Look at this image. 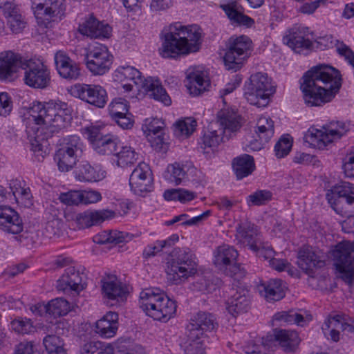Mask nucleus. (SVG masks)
Returning a JSON list of instances; mask_svg holds the SVG:
<instances>
[{
  "label": "nucleus",
  "instance_id": "obj_61",
  "mask_svg": "<svg viewBox=\"0 0 354 354\" xmlns=\"http://www.w3.org/2000/svg\"><path fill=\"white\" fill-rule=\"evenodd\" d=\"M97 354H145V352L141 346L128 348L124 345H118L112 353L106 350H101Z\"/></svg>",
  "mask_w": 354,
  "mask_h": 354
},
{
  "label": "nucleus",
  "instance_id": "obj_39",
  "mask_svg": "<svg viewBox=\"0 0 354 354\" xmlns=\"http://www.w3.org/2000/svg\"><path fill=\"white\" fill-rule=\"evenodd\" d=\"M322 330H330V332L354 331V320L346 318L340 315H329L325 320Z\"/></svg>",
  "mask_w": 354,
  "mask_h": 354
},
{
  "label": "nucleus",
  "instance_id": "obj_7",
  "mask_svg": "<svg viewBox=\"0 0 354 354\" xmlns=\"http://www.w3.org/2000/svg\"><path fill=\"white\" fill-rule=\"evenodd\" d=\"M275 86L266 73L252 74L245 84L244 96L247 101L257 107H265L270 95L275 93Z\"/></svg>",
  "mask_w": 354,
  "mask_h": 354
},
{
  "label": "nucleus",
  "instance_id": "obj_22",
  "mask_svg": "<svg viewBox=\"0 0 354 354\" xmlns=\"http://www.w3.org/2000/svg\"><path fill=\"white\" fill-rule=\"evenodd\" d=\"M300 342L298 333H270L266 337L262 338V344L265 348H272L279 344L286 352L295 351Z\"/></svg>",
  "mask_w": 354,
  "mask_h": 354
},
{
  "label": "nucleus",
  "instance_id": "obj_42",
  "mask_svg": "<svg viewBox=\"0 0 354 354\" xmlns=\"http://www.w3.org/2000/svg\"><path fill=\"white\" fill-rule=\"evenodd\" d=\"M118 315L110 312L97 321L95 326L86 324L84 330L94 332H115L118 329Z\"/></svg>",
  "mask_w": 354,
  "mask_h": 354
},
{
  "label": "nucleus",
  "instance_id": "obj_59",
  "mask_svg": "<svg viewBox=\"0 0 354 354\" xmlns=\"http://www.w3.org/2000/svg\"><path fill=\"white\" fill-rule=\"evenodd\" d=\"M63 223L58 218L48 221L45 227V234L49 239L59 236L62 233Z\"/></svg>",
  "mask_w": 354,
  "mask_h": 354
},
{
  "label": "nucleus",
  "instance_id": "obj_57",
  "mask_svg": "<svg viewBox=\"0 0 354 354\" xmlns=\"http://www.w3.org/2000/svg\"><path fill=\"white\" fill-rule=\"evenodd\" d=\"M83 196L82 190H71L68 192L61 193L59 199L67 205H78L82 204Z\"/></svg>",
  "mask_w": 354,
  "mask_h": 354
},
{
  "label": "nucleus",
  "instance_id": "obj_41",
  "mask_svg": "<svg viewBox=\"0 0 354 354\" xmlns=\"http://www.w3.org/2000/svg\"><path fill=\"white\" fill-rule=\"evenodd\" d=\"M232 168L238 180L250 175L255 169L252 156L243 154L233 159Z\"/></svg>",
  "mask_w": 354,
  "mask_h": 354
},
{
  "label": "nucleus",
  "instance_id": "obj_32",
  "mask_svg": "<svg viewBox=\"0 0 354 354\" xmlns=\"http://www.w3.org/2000/svg\"><path fill=\"white\" fill-rule=\"evenodd\" d=\"M115 212L109 209L85 211L76 216L75 221L80 229L88 228L113 218Z\"/></svg>",
  "mask_w": 354,
  "mask_h": 354
},
{
  "label": "nucleus",
  "instance_id": "obj_43",
  "mask_svg": "<svg viewBox=\"0 0 354 354\" xmlns=\"http://www.w3.org/2000/svg\"><path fill=\"white\" fill-rule=\"evenodd\" d=\"M115 76L120 81L125 80L132 81L138 91L146 80L138 70L130 66H119L115 71Z\"/></svg>",
  "mask_w": 354,
  "mask_h": 354
},
{
  "label": "nucleus",
  "instance_id": "obj_60",
  "mask_svg": "<svg viewBox=\"0 0 354 354\" xmlns=\"http://www.w3.org/2000/svg\"><path fill=\"white\" fill-rule=\"evenodd\" d=\"M84 133L86 136L87 139L91 143L93 148L97 142L101 140L106 134L102 131V129L100 127L90 126L86 127L84 129Z\"/></svg>",
  "mask_w": 354,
  "mask_h": 354
},
{
  "label": "nucleus",
  "instance_id": "obj_47",
  "mask_svg": "<svg viewBox=\"0 0 354 354\" xmlns=\"http://www.w3.org/2000/svg\"><path fill=\"white\" fill-rule=\"evenodd\" d=\"M223 133L221 129H214L213 126L211 125L207 130L205 131L203 137L201 138V147L203 149L209 148L214 150L221 142L223 141L224 136H223Z\"/></svg>",
  "mask_w": 354,
  "mask_h": 354
},
{
  "label": "nucleus",
  "instance_id": "obj_45",
  "mask_svg": "<svg viewBox=\"0 0 354 354\" xmlns=\"http://www.w3.org/2000/svg\"><path fill=\"white\" fill-rule=\"evenodd\" d=\"M198 333H185L180 346L187 354H204V347Z\"/></svg>",
  "mask_w": 354,
  "mask_h": 354
},
{
  "label": "nucleus",
  "instance_id": "obj_49",
  "mask_svg": "<svg viewBox=\"0 0 354 354\" xmlns=\"http://www.w3.org/2000/svg\"><path fill=\"white\" fill-rule=\"evenodd\" d=\"M218 281V279H216ZM194 290L201 292L204 294H209L215 291L218 288L217 282L215 280L207 276H199L192 283Z\"/></svg>",
  "mask_w": 354,
  "mask_h": 354
},
{
  "label": "nucleus",
  "instance_id": "obj_37",
  "mask_svg": "<svg viewBox=\"0 0 354 354\" xmlns=\"http://www.w3.org/2000/svg\"><path fill=\"white\" fill-rule=\"evenodd\" d=\"M75 178L80 182H97L105 177L104 171L94 167L87 161H82L74 171Z\"/></svg>",
  "mask_w": 354,
  "mask_h": 354
},
{
  "label": "nucleus",
  "instance_id": "obj_3",
  "mask_svg": "<svg viewBox=\"0 0 354 354\" xmlns=\"http://www.w3.org/2000/svg\"><path fill=\"white\" fill-rule=\"evenodd\" d=\"M71 113L68 104L60 101L34 102L29 110L30 120L49 129L50 133L66 127L72 120Z\"/></svg>",
  "mask_w": 354,
  "mask_h": 354
},
{
  "label": "nucleus",
  "instance_id": "obj_23",
  "mask_svg": "<svg viewBox=\"0 0 354 354\" xmlns=\"http://www.w3.org/2000/svg\"><path fill=\"white\" fill-rule=\"evenodd\" d=\"M165 122L160 119H146L142 124V130L148 138L151 145L156 150L160 151L165 145L164 129Z\"/></svg>",
  "mask_w": 354,
  "mask_h": 354
},
{
  "label": "nucleus",
  "instance_id": "obj_40",
  "mask_svg": "<svg viewBox=\"0 0 354 354\" xmlns=\"http://www.w3.org/2000/svg\"><path fill=\"white\" fill-rule=\"evenodd\" d=\"M140 88H143L145 91L150 92V95L153 99L162 102L165 105L169 106L171 103L169 96L158 80H154L151 77L146 78L143 85L140 86Z\"/></svg>",
  "mask_w": 354,
  "mask_h": 354
},
{
  "label": "nucleus",
  "instance_id": "obj_63",
  "mask_svg": "<svg viewBox=\"0 0 354 354\" xmlns=\"http://www.w3.org/2000/svg\"><path fill=\"white\" fill-rule=\"evenodd\" d=\"M7 20L10 28L13 33H19L26 27V23L21 14L15 15L14 17L8 18Z\"/></svg>",
  "mask_w": 354,
  "mask_h": 354
},
{
  "label": "nucleus",
  "instance_id": "obj_2",
  "mask_svg": "<svg viewBox=\"0 0 354 354\" xmlns=\"http://www.w3.org/2000/svg\"><path fill=\"white\" fill-rule=\"evenodd\" d=\"M159 53L163 58L176 59L180 55L195 53L201 44V32L197 26H183L175 23L162 31Z\"/></svg>",
  "mask_w": 354,
  "mask_h": 354
},
{
  "label": "nucleus",
  "instance_id": "obj_33",
  "mask_svg": "<svg viewBox=\"0 0 354 354\" xmlns=\"http://www.w3.org/2000/svg\"><path fill=\"white\" fill-rule=\"evenodd\" d=\"M251 299L247 290L239 288L229 298L227 310L233 316L245 313L250 308Z\"/></svg>",
  "mask_w": 354,
  "mask_h": 354
},
{
  "label": "nucleus",
  "instance_id": "obj_28",
  "mask_svg": "<svg viewBox=\"0 0 354 354\" xmlns=\"http://www.w3.org/2000/svg\"><path fill=\"white\" fill-rule=\"evenodd\" d=\"M274 122L267 117L260 118L257 123L255 133L259 140L250 142L248 147L253 151L261 150L274 135Z\"/></svg>",
  "mask_w": 354,
  "mask_h": 354
},
{
  "label": "nucleus",
  "instance_id": "obj_62",
  "mask_svg": "<svg viewBox=\"0 0 354 354\" xmlns=\"http://www.w3.org/2000/svg\"><path fill=\"white\" fill-rule=\"evenodd\" d=\"M168 172L170 174L169 180L176 185L180 184L185 176V171L176 163L168 167Z\"/></svg>",
  "mask_w": 354,
  "mask_h": 354
},
{
  "label": "nucleus",
  "instance_id": "obj_44",
  "mask_svg": "<svg viewBox=\"0 0 354 354\" xmlns=\"http://www.w3.org/2000/svg\"><path fill=\"white\" fill-rule=\"evenodd\" d=\"M104 297L110 300L122 299L127 294V288L121 282L118 281H104L102 287Z\"/></svg>",
  "mask_w": 354,
  "mask_h": 354
},
{
  "label": "nucleus",
  "instance_id": "obj_12",
  "mask_svg": "<svg viewBox=\"0 0 354 354\" xmlns=\"http://www.w3.org/2000/svg\"><path fill=\"white\" fill-rule=\"evenodd\" d=\"M21 68L25 71L24 80L27 86L44 89L50 84V71L39 59L24 58Z\"/></svg>",
  "mask_w": 354,
  "mask_h": 354
},
{
  "label": "nucleus",
  "instance_id": "obj_46",
  "mask_svg": "<svg viewBox=\"0 0 354 354\" xmlns=\"http://www.w3.org/2000/svg\"><path fill=\"white\" fill-rule=\"evenodd\" d=\"M119 141L112 135L106 134L101 140L97 142L93 149L100 155H115L119 149Z\"/></svg>",
  "mask_w": 354,
  "mask_h": 354
},
{
  "label": "nucleus",
  "instance_id": "obj_58",
  "mask_svg": "<svg viewBox=\"0 0 354 354\" xmlns=\"http://www.w3.org/2000/svg\"><path fill=\"white\" fill-rule=\"evenodd\" d=\"M109 111L111 118L122 114L127 113L129 111V106L127 101L122 98H118L113 100L109 106Z\"/></svg>",
  "mask_w": 354,
  "mask_h": 354
},
{
  "label": "nucleus",
  "instance_id": "obj_55",
  "mask_svg": "<svg viewBox=\"0 0 354 354\" xmlns=\"http://www.w3.org/2000/svg\"><path fill=\"white\" fill-rule=\"evenodd\" d=\"M272 193L268 190H258L248 196L247 202L250 205H262L272 199Z\"/></svg>",
  "mask_w": 354,
  "mask_h": 354
},
{
  "label": "nucleus",
  "instance_id": "obj_27",
  "mask_svg": "<svg viewBox=\"0 0 354 354\" xmlns=\"http://www.w3.org/2000/svg\"><path fill=\"white\" fill-rule=\"evenodd\" d=\"M84 287L81 274L74 267L68 268L57 282L58 290L66 294L72 292L78 294Z\"/></svg>",
  "mask_w": 354,
  "mask_h": 354
},
{
  "label": "nucleus",
  "instance_id": "obj_36",
  "mask_svg": "<svg viewBox=\"0 0 354 354\" xmlns=\"http://www.w3.org/2000/svg\"><path fill=\"white\" fill-rule=\"evenodd\" d=\"M257 290L268 301H279L285 296L282 281L279 279H272L268 281L261 282L257 285Z\"/></svg>",
  "mask_w": 354,
  "mask_h": 354
},
{
  "label": "nucleus",
  "instance_id": "obj_53",
  "mask_svg": "<svg viewBox=\"0 0 354 354\" xmlns=\"http://www.w3.org/2000/svg\"><path fill=\"white\" fill-rule=\"evenodd\" d=\"M196 127V121L191 118H188L185 120L176 122L174 124V132L176 136H189L194 131Z\"/></svg>",
  "mask_w": 354,
  "mask_h": 354
},
{
  "label": "nucleus",
  "instance_id": "obj_35",
  "mask_svg": "<svg viewBox=\"0 0 354 354\" xmlns=\"http://www.w3.org/2000/svg\"><path fill=\"white\" fill-rule=\"evenodd\" d=\"M187 84L186 86L189 93L198 95L207 90L209 86V80L204 71L189 68L187 73Z\"/></svg>",
  "mask_w": 354,
  "mask_h": 354
},
{
  "label": "nucleus",
  "instance_id": "obj_9",
  "mask_svg": "<svg viewBox=\"0 0 354 354\" xmlns=\"http://www.w3.org/2000/svg\"><path fill=\"white\" fill-rule=\"evenodd\" d=\"M252 41L245 36L231 37L227 43V50L223 57L227 70L240 69L243 62L251 55Z\"/></svg>",
  "mask_w": 354,
  "mask_h": 354
},
{
  "label": "nucleus",
  "instance_id": "obj_18",
  "mask_svg": "<svg viewBox=\"0 0 354 354\" xmlns=\"http://www.w3.org/2000/svg\"><path fill=\"white\" fill-rule=\"evenodd\" d=\"M129 185L131 190L139 196L152 190L153 178L147 164L140 162L133 169L129 178Z\"/></svg>",
  "mask_w": 354,
  "mask_h": 354
},
{
  "label": "nucleus",
  "instance_id": "obj_56",
  "mask_svg": "<svg viewBox=\"0 0 354 354\" xmlns=\"http://www.w3.org/2000/svg\"><path fill=\"white\" fill-rule=\"evenodd\" d=\"M292 141L288 136H283L274 146V151L277 158H281L287 156L292 148Z\"/></svg>",
  "mask_w": 354,
  "mask_h": 354
},
{
  "label": "nucleus",
  "instance_id": "obj_51",
  "mask_svg": "<svg viewBox=\"0 0 354 354\" xmlns=\"http://www.w3.org/2000/svg\"><path fill=\"white\" fill-rule=\"evenodd\" d=\"M93 241L97 244H118L125 241L123 232L117 231H104L93 237Z\"/></svg>",
  "mask_w": 354,
  "mask_h": 354
},
{
  "label": "nucleus",
  "instance_id": "obj_52",
  "mask_svg": "<svg viewBox=\"0 0 354 354\" xmlns=\"http://www.w3.org/2000/svg\"><path fill=\"white\" fill-rule=\"evenodd\" d=\"M43 344L48 353H66L63 348V339L56 334L46 336L44 338Z\"/></svg>",
  "mask_w": 354,
  "mask_h": 354
},
{
  "label": "nucleus",
  "instance_id": "obj_8",
  "mask_svg": "<svg viewBox=\"0 0 354 354\" xmlns=\"http://www.w3.org/2000/svg\"><path fill=\"white\" fill-rule=\"evenodd\" d=\"M350 129L349 123L331 121L322 126V129L311 127L304 136V140L312 147L325 149L335 140L341 138Z\"/></svg>",
  "mask_w": 354,
  "mask_h": 354
},
{
  "label": "nucleus",
  "instance_id": "obj_20",
  "mask_svg": "<svg viewBox=\"0 0 354 354\" xmlns=\"http://www.w3.org/2000/svg\"><path fill=\"white\" fill-rule=\"evenodd\" d=\"M39 124H35L28 127L26 132L28 138L30 141L31 150L37 156H41L42 158L48 153V142L47 140L51 136L53 133L46 131L47 129L44 126L38 127Z\"/></svg>",
  "mask_w": 354,
  "mask_h": 354
},
{
  "label": "nucleus",
  "instance_id": "obj_10",
  "mask_svg": "<svg viewBox=\"0 0 354 354\" xmlns=\"http://www.w3.org/2000/svg\"><path fill=\"white\" fill-rule=\"evenodd\" d=\"M84 148L83 142L77 136H71L64 138L55 156L59 170L66 172L72 169L82 157Z\"/></svg>",
  "mask_w": 354,
  "mask_h": 354
},
{
  "label": "nucleus",
  "instance_id": "obj_17",
  "mask_svg": "<svg viewBox=\"0 0 354 354\" xmlns=\"http://www.w3.org/2000/svg\"><path fill=\"white\" fill-rule=\"evenodd\" d=\"M71 91L74 97L97 108H103L108 101L106 90L98 84H76Z\"/></svg>",
  "mask_w": 354,
  "mask_h": 354
},
{
  "label": "nucleus",
  "instance_id": "obj_24",
  "mask_svg": "<svg viewBox=\"0 0 354 354\" xmlns=\"http://www.w3.org/2000/svg\"><path fill=\"white\" fill-rule=\"evenodd\" d=\"M55 64L58 74L64 79L77 80L81 76L79 64L63 51L59 50L55 53Z\"/></svg>",
  "mask_w": 354,
  "mask_h": 354
},
{
  "label": "nucleus",
  "instance_id": "obj_6",
  "mask_svg": "<svg viewBox=\"0 0 354 354\" xmlns=\"http://www.w3.org/2000/svg\"><path fill=\"white\" fill-rule=\"evenodd\" d=\"M167 269V279L179 284L197 271L196 257L189 248H175Z\"/></svg>",
  "mask_w": 354,
  "mask_h": 354
},
{
  "label": "nucleus",
  "instance_id": "obj_26",
  "mask_svg": "<svg viewBox=\"0 0 354 354\" xmlns=\"http://www.w3.org/2000/svg\"><path fill=\"white\" fill-rule=\"evenodd\" d=\"M311 320V316L304 317L302 315L294 311H281L276 313L272 318V322L273 332H290L288 330L282 328L288 324H297L299 326H304Z\"/></svg>",
  "mask_w": 354,
  "mask_h": 354
},
{
  "label": "nucleus",
  "instance_id": "obj_25",
  "mask_svg": "<svg viewBox=\"0 0 354 354\" xmlns=\"http://www.w3.org/2000/svg\"><path fill=\"white\" fill-rule=\"evenodd\" d=\"M78 32L91 38H109L111 35L112 28L107 24L100 22L91 15L80 24Z\"/></svg>",
  "mask_w": 354,
  "mask_h": 354
},
{
  "label": "nucleus",
  "instance_id": "obj_54",
  "mask_svg": "<svg viewBox=\"0 0 354 354\" xmlns=\"http://www.w3.org/2000/svg\"><path fill=\"white\" fill-rule=\"evenodd\" d=\"M81 344L82 354H94L99 349L104 347V344L100 341H95L88 339L85 333L82 334L80 337Z\"/></svg>",
  "mask_w": 354,
  "mask_h": 354
},
{
  "label": "nucleus",
  "instance_id": "obj_34",
  "mask_svg": "<svg viewBox=\"0 0 354 354\" xmlns=\"http://www.w3.org/2000/svg\"><path fill=\"white\" fill-rule=\"evenodd\" d=\"M283 42L297 53H301L312 46V42L304 37V34L299 27L289 29L283 37Z\"/></svg>",
  "mask_w": 354,
  "mask_h": 354
},
{
  "label": "nucleus",
  "instance_id": "obj_38",
  "mask_svg": "<svg viewBox=\"0 0 354 354\" xmlns=\"http://www.w3.org/2000/svg\"><path fill=\"white\" fill-rule=\"evenodd\" d=\"M241 115L233 109H224L218 113V122L221 127L219 129L223 133L238 131L241 127Z\"/></svg>",
  "mask_w": 354,
  "mask_h": 354
},
{
  "label": "nucleus",
  "instance_id": "obj_50",
  "mask_svg": "<svg viewBox=\"0 0 354 354\" xmlns=\"http://www.w3.org/2000/svg\"><path fill=\"white\" fill-rule=\"evenodd\" d=\"M70 304L63 298L52 299L47 304V313L54 317L66 315L70 310Z\"/></svg>",
  "mask_w": 354,
  "mask_h": 354
},
{
  "label": "nucleus",
  "instance_id": "obj_48",
  "mask_svg": "<svg viewBox=\"0 0 354 354\" xmlns=\"http://www.w3.org/2000/svg\"><path fill=\"white\" fill-rule=\"evenodd\" d=\"M115 156L117 157V165L124 167L133 164L138 160V154L130 146L119 145Z\"/></svg>",
  "mask_w": 354,
  "mask_h": 354
},
{
  "label": "nucleus",
  "instance_id": "obj_31",
  "mask_svg": "<svg viewBox=\"0 0 354 354\" xmlns=\"http://www.w3.org/2000/svg\"><path fill=\"white\" fill-rule=\"evenodd\" d=\"M297 258L298 266L307 273L325 266L324 260L310 246L302 247L298 252Z\"/></svg>",
  "mask_w": 354,
  "mask_h": 354
},
{
  "label": "nucleus",
  "instance_id": "obj_14",
  "mask_svg": "<svg viewBox=\"0 0 354 354\" xmlns=\"http://www.w3.org/2000/svg\"><path fill=\"white\" fill-rule=\"evenodd\" d=\"M239 256L237 250L229 245H222L216 248L214 252V264L225 274L230 277H241L245 271L236 262Z\"/></svg>",
  "mask_w": 354,
  "mask_h": 354
},
{
  "label": "nucleus",
  "instance_id": "obj_5",
  "mask_svg": "<svg viewBox=\"0 0 354 354\" xmlns=\"http://www.w3.org/2000/svg\"><path fill=\"white\" fill-rule=\"evenodd\" d=\"M140 307L155 320L167 322L176 311L175 301L159 290L147 289L140 295Z\"/></svg>",
  "mask_w": 354,
  "mask_h": 354
},
{
  "label": "nucleus",
  "instance_id": "obj_15",
  "mask_svg": "<svg viewBox=\"0 0 354 354\" xmlns=\"http://www.w3.org/2000/svg\"><path fill=\"white\" fill-rule=\"evenodd\" d=\"M86 68L94 75H102L111 68L113 56L107 47L97 44L91 47L84 57Z\"/></svg>",
  "mask_w": 354,
  "mask_h": 354
},
{
  "label": "nucleus",
  "instance_id": "obj_11",
  "mask_svg": "<svg viewBox=\"0 0 354 354\" xmlns=\"http://www.w3.org/2000/svg\"><path fill=\"white\" fill-rule=\"evenodd\" d=\"M334 265L340 277L348 285L354 281V242L344 241L336 245L333 251Z\"/></svg>",
  "mask_w": 354,
  "mask_h": 354
},
{
  "label": "nucleus",
  "instance_id": "obj_29",
  "mask_svg": "<svg viewBox=\"0 0 354 354\" xmlns=\"http://www.w3.org/2000/svg\"><path fill=\"white\" fill-rule=\"evenodd\" d=\"M236 232L240 241L250 250H255L261 244L262 236L254 224L242 222L237 225Z\"/></svg>",
  "mask_w": 354,
  "mask_h": 354
},
{
  "label": "nucleus",
  "instance_id": "obj_19",
  "mask_svg": "<svg viewBox=\"0 0 354 354\" xmlns=\"http://www.w3.org/2000/svg\"><path fill=\"white\" fill-rule=\"evenodd\" d=\"M24 57L12 50L0 53V80L13 81L21 66Z\"/></svg>",
  "mask_w": 354,
  "mask_h": 354
},
{
  "label": "nucleus",
  "instance_id": "obj_4",
  "mask_svg": "<svg viewBox=\"0 0 354 354\" xmlns=\"http://www.w3.org/2000/svg\"><path fill=\"white\" fill-rule=\"evenodd\" d=\"M326 198L333 209L338 214L347 217L342 223V230L346 233L354 231V185L342 182L336 185L326 194Z\"/></svg>",
  "mask_w": 354,
  "mask_h": 354
},
{
  "label": "nucleus",
  "instance_id": "obj_30",
  "mask_svg": "<svg viewBox=\"0 0 354 354\" xmlns=\"http://www.w3.org/2000/svg\"><path fill=\"white\" fill-rule=\"evenodd\" d=\"M218 322L212 313L200 311L194 315L189 319L186 328L188 331L201 330L211 332L218 329Z\"/></svg>",
  "mask_w": 354,
  "mask_h": 354
},
{
  "label": "nucleus",
  "instance_id": "obj_1",
  "mask_svg": "<svg viewBox=\"0 0 354 354\" xmlns=\"http://www.w3.org/2000/svg\"><path fill=\"white\" fill-rule=\"evenodd\" d=\"M300 88L308 107L322 106L330 102L342 86L339 71L332 66L319 65L307 71Z\"/></svg>",
  "mask_w": 354,
  "mask_h": 354
},
{
  "label": "nucleus",
  "instance_id": "obj_64",
  "mask_svg": "<svg viewBox=\"0 0 354 354\" xmlns=\"http://www.w3.org/2000/svg\"><path fill=\"white\" fill-rule=\"evenodd\" d=\"M13 354H40L32 342H21Z\"/></svg>",
  "mask_w": 354,
  "mask_h": 354
},
{
  "label": "nucleus",
  "instance_id": "obj_21",
  "mask_svg": "<svg viewBox=\"0 0 354 354\" xmlns=\"http://www.w3.org/2000/svg\"><path fill=\"white\" fill-rule=\"evenodd\" d=\"M232 25L243 26L250 28L254 24V20L244 14V8L237 0H227L219 5Z\"/></svg>",
  "mask_w": 354,
  "mask_h": 354
},
{
  "label": "nucleus",
  "instance_id": "obj_16",
  "mask_svg": "<svg viewBox=\"0 0 354 354\" xmlns=\"http://www.w3.org/2000/svg\"><path fill=\"white\" fill-rule=\"evenodd\" d=\"M0 230L16 235L15 239L21 243L28 238V233L24 232V223L20 215L8 206H0Z\"/></svg>",
  "mask_w": 354,
  "mask_h": 354
},
{
  "label": "nucleus",
  "instance_id": "obj_13",
  "mask_svg": "<svg viewBox=\"0 0 354 354\" xmlns=\"http://www.w3.org/2000/svg\"><path fill=\"white\" fill-rule=\"evenodd\" d=\"M32 8L39 26L48 28L60 19L65 10L64 0H33Z\"/></svg>",
  "mask_w": 354,
  "mask_h": 354
}]
</instances>
